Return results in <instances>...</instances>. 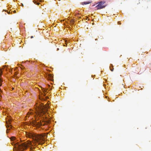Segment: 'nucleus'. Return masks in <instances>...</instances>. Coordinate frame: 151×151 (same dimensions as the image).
I'll return each instance as SVG.
<instances>
[{
    "label": "nucleus",
    "instance_id": "nucleus-9",
    "mask_svg": "<svg viewBox=\"0 0 151 151\" xmlns=\"http://www.w3.org/2000/svg\"><path fill=\"white\" fill-rule=\"evenodd\" d=\"M15 137H11V140L13 141L15 139Z\"/></svg>",
    "mask_w": 151,
    "mask_h": 151
},
{
    "label": "nucleus",
    "instance_id": "nucleus-7",
    "mask_svg": "<svg viewBox=\"0 0 151 151\" xmlns=\"http://www.w3.org/2000/svg\"><path fill=\"white\" fill-rule=\"evenodd\" d=\"M33 2L35 4L37 5H39L40 4V3L38 2L36 0H34L33 1Z\"/></svg>",
    "mask_w": 151,
    "mask_h": 151
},
{
    "label": "nucleus",
    "instance_id": "nucleus-17",
    "mask_svg": "<svg viewBox=\"0 0 151 151\" xmlns=\"http://www.w3.org/2000/svg\"><path fill=\"white\" fill-rule=\"evenodd\" d=\"M59 50V48H58L57 50Z\"/></svg>",
    "mask_w": 151,
    "mask_h": 151
},
{
    "label": "nucleus",
    "instance_id": "nucleus-2",
    "mask_svg": "<svg viewBox=\"0 0 151 151\" xmlns=\"http://www.w3.org/2000/svg\"><path fill=\"white\" fill-rule=\"evenodd\" d=\"M26 135L27 137L32 138L37 142L40 140H44L43 136L41 135L33 133L32 132L27 133Z\"/></svg>",
    "mask_w": 151,
    "mask_h": 151
},
{
    "label": "nucleus",
    "instance_id": "nucleus-8",
    "mask_svg": "<svg viewBox=\"0 0 151 151\" xmlns=\"http://www.w3.org/2000/svg\"><path fill=\"white\" fill-rule=\"evenodd\" d=\"M70 23L72 25H73L74 24V22L73 20H72L70 21Z\"/></svg>",
    "mask_w": 151,
    "mask_h": 151
},
{
    "label": "nucleus",
    "instance_id": "nucleus-1",
    "mask_svg": "<svg viewBox=\"0 0 151 151\" xmlns=\"http://www.w3.org/2000/svg\"><path fill=\"white\" fill-rule=\"evenodd\" d=\"M31 142L30 141L28 142H24L22 143H17L15 145V148L18 151H23L31 145Z\"/></svg>",
    "mask_w": 151,
    "mask_h": 151
},
{
    "label": "nucleus",
    "instance_id": "nucleus-3",
    "mask_svg": "<svg viewBox=\"0 0 151 151\" xmlns=\"http://www.w3.org/2000/svg\"><path fill=\"white\" fill-rule=\"evenodd\" d=\"M105 3L104 1H101L99 2V4L96 6L97 9H99L104 8L105 6H103V5Z\"/></svg>",
    "mask_w": 151,
    "mask_h": 151
},
{
    "label": "nucleus",
    "instance_id": "nucleus-14",
    "mask_svg": "<svg viewBox=\"0 0 151 151\" xmlns=\"http://www.w3.org/2000/svg\"><path fill=\"white\" fill-rule=\"evenodd\" d=\"M2 85V84L0 82V86H1Z\"/></svg>",
    "mask_w": 151,
    "mask_h": 151
},
{
    "label": "nucleus",
    "instance_id": "nucleus-12",
    "mask_svg": "<svg viewBox=\"0 0 151 151\" xmlns=\"http://www.w3.org/2000/svg\"><path fill=\"white\" fill-rule=\"evenodd\" d=\"M118 24H121V23H120V22H118Z\"/></svg>",
    "mask_w": 151,
    "mask_h": 151
},
{
    "label": "nucleus",
    "instance_id": "nucleus-6",
    "mask_svg": "<svg viewBox=\"0 0 151 151\" xmlns=\"http://www.w3.org/2000/svg\"><path fill=\"white\" fill-rule=\"evenodd\" d=\"M82 4L83 5V4L86 5V4H87L90 3V2H82Z\"/></svg>",
    "mask_w": 151,
    "mask_h": 151
},
{
    "label": "nucleus",
    "instance_id": "nucleus-4",
    "mask_svg": "<svg viewBox=\"0 0 151 151\" xmlns=\"http://www.w3.org/2000/svg\"><path fill=\"white\" fill-rule=\"evenodd\" d=\"M47 111V107L43 106H42L40 108V112L43 114L46 113Z\"/></svg>",
    "mask_w": 151,
    "mask_h": 151
},
{
    "label": "nucleus",
    "instance_id": "nucleus-15",
    "mask_svg": "<svg viewBox=\"0 0 151 151\" xmlns=\"http://www.w3.org/2000/svg\"><path fill=\"white\" fill-rule=\"evenodd\" d=\"M33 37V36H32L31 37V38H32Z\"/></svg>",
    "mask_w": 151,
    "mask_h": 151
},
{
    "label": "nucleus",
    "instance_id": "nucleus-13",
    "mask_svg": "<svg viewBox=\"0 0 151 151\" xmlns=\"http://www.w3.org/2000/svg\"><path fill=\"white\" fill-rule=\"evenodd\" d=\"M111 69V70L112 71H113V69H111H111Z\"/></svg>",
    "mask_w": 151,
    "mask_h": 151
},
{
    "label": "nucleus",
    "instance_id": "nucleus-10",
    "mask_svg": "<svg viewBox=\"0 0 151 151\" xmlns=\"http://www.w3.org/2000/svg\"><path fill=\"white\" fill-rule=\"evenodd\" d=\"M2 73V71L1 70H0V76H1Z\"/></svg>",
    "mask_w": 151,
    "mask_h": 151
},
{
    "label": "nucleus",
    "instance_id": "nucleus-16",
    "mask_svg": "<svg viewBox=\"0 0 151 151\" xmlns=\"http://www.w3.org/2000/svg\"><path fill=\"white\" fill-rule=\"evenodd\" d=\"M1 90V89L0 88V91Z\"/></svg>",
    "mask_w": 151,
    "mask_h": 151
},
{
    "label": "nucleus",
    "instance_id": "nucleus-11",
    "mask_svg": "<svg viewBox=\"0 0 151 151\" xmlns=\"http://www.w3.org/2000/svg\"><path fill=\"white\" fill-rule=\"evenodd\" d=\"M3 81L1 79H0V82L1 83V82H2Z\"/></svg>",
    "mask_w": 151,
    "mask_h": 151
},
{
    "label": "nucleus",
    "instance_id": "nucleus-5",
    "mask_svg": "<svg viewBox=\"0 0 151 151\" xmlns=\"http://www.w3.org/2000/svg\"><path fill=\"white\" fill-rule=\"evenodd\" d=\"M45 125L44 123H43L42 122H40V123L38 122L37 124V125L38 127H40L41 126H42V125Z\"/></svg>",
    "mask_w": 151,
    "mask_h": 151
}]
</instances>
